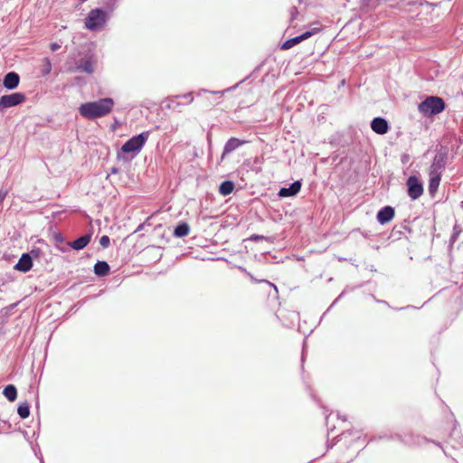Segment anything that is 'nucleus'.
I'll use <instances>...</instances> for the list:
<instances>
[{
	"label": "nucleus",
	"mask_w": 463,
	"mask_h": 463,
	"mask_svg": "<svg viewBox=\"0 0 463 463\" xmlns=\"http://www.w3.org/2000/svg\"><path fill=\"white\" fill-rule=\"evenodd\" d=\"M114 106L111 98H103L96 101L83 103L79 108V112L83 118L94 120L110 113Z\"/></svg>",
	"instance_id": "f257e3e1"
},
{
	"label": "nucleus",
	"mask_w": 463,
	"mask_h": 463,
	"mask_svg": "<svg viewBox=\"0 0 463 463\" xmlns=\"http://www.w3.org/2000/svg\"><path fill=\"white\" fill-rule=\"evenodd\" d=\"M447 159V152L444 149H440L437 152L433 158V162L429 169V192L430 194H434L439 185L441 175L445 168Z\"/></svg>",
	"instance_id": "f03ea898"
},
{
	"label": "nucleus",
	"mask_w": 463,
	"mask_h": 463,
	"mask_svg": "<svg viewBox=\"0 0 463 463\" xmlns=\"http://www.w3.org/2000/svg\"><path fill=\"white\" fill-rule=\"evenodd\" d=\"M149 136L150 131H144L137 136H133L123 144L121 151L126 154H133V156H136L142 150Z\"/></svg>",
	"instance_id": "7ed1b4c3"
},
{
	"label": "nucleus",
	"mask_w": 463,
	"mask_h": 463,
	"mask_svg": "<svg viewBox=\"0 0 463 463\" xmlns=\"http://www.w3.org/2000/svg\"><path fill=\"white\" fill-rule=\"evenodd\" d=\"M445 109V103L439 97L430 96L420 102L418 106L419 111L424 116H432L440 113Z\"/></svg>",
	"instance_id": "20e7f679"
},
{
	"label": "nucleus",
	"mask_w": 463,
	"mask_h": 463,
	"mask_svg": "<svg viewBox=\"0 0 463 463\" xmlns=\"http://www.w3.org/2000/svg\"><path fill=\"white\" fill-rule=\"evenodd\" d=\"M107 22V14L101 8L92 9L85 18V27L90 31L101 29Z\"/></svg>",
	"instance_id": "39448f33"
},
{
	"label": "nucleus",
	"mask_w": 463,
	"mask_h": 463,
	"mask_svg": "<svg viewBox=\"0 0 463 463\" xmlns=\"http://www.w3.org/2000/svg\"><path fill=\"white\" fill-rule=\"evenodd\" d=\"M26 97L22 92H14L8 95H4L0 98V111L5 109L17 106L25 101Z\"/></svg>",
	"instance_id": "423d86ee"
},
{
	"label": "nucleus",
	"mask_w": 463,
	"mask_h": 463,
	"mask_svg": "<svg viewBox=\"0 0 463 463\" xmlns=\"http://www.w3.org/2000/svg\"><path fill=\"white\" fill-rule=\"evenodd\" d=\"M97 60L93 55H88L76 62V71L92 74L95 71Z\"/></svg>",
	"instance_id": "0eeeda50"
},
{
	"label": "nucleus",
	"mask_w": 463,
	"mask_h": 463,
	"mask_svg": "<svg viewBox=\"0 0 463 463\" xmlns=\"http://www.w3.org/2000/svg\"><path fill=\"white\" fill-rule=\"evenodd\" d=\"M407 185H408V194L409 196L415 200L419 198L423 192V187L421 183L418 180L415 176H411L407 180Z\"/></svg>",
	"instance_id": "6e6552de"
},
{
	"label": "nucleus",
	"mask_w": 463,
	"mask_h": 463,
	"mask_svg": "<svg viewBox=\"0 0 463 463\" xmlns=\"http://www.w3.org/2000/svg\"><path fill=\"white\" fill-rule=\"evenodd\" d=\"M245 143H247L246 140L239 139L236 137H231L228 139L224 145L223 151L221 156V161H223L227 155L232 153Z\"/></svg>",
	"instance_id": "1a4fd4ad"
},
{
	"label": "nucleus",
	"mask_w": 463,
	"mask_h": 463,
	"mask_svg": "<svg viewBox=\"0 0 463 463\" xmlns=\"http://www.w3.org/2000/svg\"><path fill=\"white\" fill-rule=\"evenodd\" d=\"M316 28L313 29L312 31H307L298 36H296V37H293L291 39H288L287 41H285L281 46V49L282 50H288L290 48H292L293 46H295L296 44L299 43L300 42L309 38L311 35L315 34L316 33Z\"/></svg>",
	"instance_id": "9d476101"
},
{
	"label": "nucleus",
	"mask_w": 463,
	"mask_h": 463,
	"mask_svg": "<svg viewBox=\"0 0 463 463\" xmlns=\"http://www.w3.org/2000/svg\"><path fill=\"white\" fill-rule=\"evenodd\" d=\"M371 128L376 134L383 135L388 132L389 125L386 119L383 118H374L371 122Z\"/></svg>",
	"instance_id": "9b49d317"
},
{
	"label": "nucleus",
	"mask_w": 463,
	"mask_h": 463,
	"mask_svg": "<svg viewBox=\"0 0 463 463\" xmlns=\"http://www.w3.org/2000/svg\"><path fill=\"white\" fill-rule=\"evenodd\" d=\"M20 83V76L15 71H10L4 77L3 84L7 90H14L18 87Z\"/></svg>",
	"instance_id": "f8f14e48"
},
{
	"label": "nucleus",
	"mask_w": 463,
	"mask_h": 463,
	"mask_svg": "<svg viewBox=\"0 0 463 463\" xmlns=\"http://www.w3.org/2000/svg\"><path fill=\"white\" fill-rule=\"evenodd\" d=\"M33 267L32 255L24 253L14 266V269L27 272Z\"/></svg>",
	"instance_id": "ddd939ff"
},
{
	"label": "nucleus",
	"mask_w": 463,
	"mask_h": 463,
	"mask_svg": "<svg viewBox=\"0 0 463 463\" xmlns=\"http://www.w3.org/2000/svg\"><path fill=\"white\" fill-rule=\"evenodd\" d=\"M300 188H301V182L295 181L288 187H282L279 192V195L280 197L294 196L300 191Z\"/></svg>",
	"instance_id": "4468645a"
},
{
	"label": "nucleus",
	"mask_w": 463,
	"mask_h": 463,
	"mask_svg": "<svg viewBox=\"0 0 463 463\" xmlns=\"http://www.w3.org/2000/svg\"><path fill=\"white\" fill-rule=\"evenodd\" d=\"M394 216V209L392 206H385L382 208L377 213V221L384 224L390 222Z\"/></svg>",
	"instance_id": "2eb2a0df"
},
{
	"label": "nucleus",
	"mask_w": 463,
	"mask_h": 463,
	"mask_svg": "<svg viewBox=\"0 0 463 463\" xmlns=\"http://www.w3.org/2000/svg\"><path fill=\"white\" fill-rule=\"evenodd\" d=\"M90 241V234L86 233L85 235L78 238L72 242H70V246L75 250H81L88 245Z\"/></svg>",
	"instance_id": "dca6fc26"
},
{
	"label": "nucleus",
	"mask_w": 463,
	"mask_h": 463,
	"mask_svg": "<svg viewBox=\"0 0 463 463\" xmlns=\"http://www.w3.org/2000/svg\"><path fill=\"white\" fill-rule=\"evenodd\" d=\"M109 272V265L106 261H98L94 265V273L97 276L103 277Z\"/></svg>",
	"instance_id": "f3484780"
},
{
	"label": "nucleus",
	"mask_w": 463,
	"mask_h": 463,
	"mask_svg": "<svg viewBox=\"0 0 463 463\" xmlns=\"http://www.w3.org/2000/svg\"><path fill=\"white\" fill-rule=\"evenodd\" d=\"M234 190V183L232 181H223L219 186V192L222 195L227 196Z\"/></svg>",
	"instance_id": "a211bd4d"
},
{
	"label": "nucleus",
	"mask_w": 463,
	"mask_h": 463,
	"mask_svg": "<svg viewBox=\"0 0 463 463\" xmlns=\"http://www.w3.org/2000/svg\"><path fill=\"white\" fill-rule=\"evenodd\" d=\"M3 394L9 402H14L17 398V390L14 385H7L3 392Z\"/></svg>",
	"instance_id": "6ab92c4d"
},
{
	"label": "nucleus",
	"mask_w": 463,
	"mask_h": 463,
	"mask_svg": "<svg viewBox=\"0 0 463 463\" xmlns=\"http://www.w3.org/2000/svg\"><path fill=\"white\" fill-rule=\"evenodd\" d=\"M17 413L22 419H26L30 415V407L27 402L21 403L18 406Z\"/></svg>",
	"instance_id": "aec40b11"
},
{
	"label": "nucleus",
	"mask_w": 463,
	"mask_h": 463,
	"mask_svg": "<svg viewBox=\"0 0 463 463\" xmlns=\"http://www.w3.org/2000/svg\"><path fill=\"white\" fill-rule=\"evenodd\" d=\"M52 71V62L49 58L43 59V65L41 68V74L43 76H47Z\"/></svg>",
	"instance_id": "412c9836"
},
{
	"label": "nucleus",
	"mask_w": 463,
	"mask_h": 463,
	"mask_svg": "<svg viewBox=\"0 0 463 463\" xmlns=\"http://www.w3.org/2000/svg\"><path fill=\"white\" fill-rule=\"evenodd\" d=\"M190 226L187 222H181L174 229L173 232H189Z\"/></svg>",
	"instance_id": "4be33fe9"
},
{
	"label": "nucleus",
	"mask_w": 463,
	"mask_h": 463,
	"mask_svg": "<svg viewBox=\"0 0 463 463\" xmlns=\"http://www.w3.org/2000/svg\"><path fill=\"white\" fill-rule=\"evenodd\" d=\"M262 240H265L264 236L258 235V234H252L250 237L245 239L244 241H246V242H248V241H262Z\"/></svg>",
	"instance_id": "5701e85b"
},
{
	"label": "nucleus",
	"mask_w": 463,
	"mask_h": 463,
	"mask_svg": "<svg viewBox=\"0 0 463 463\" xmlns=\"http://www.w3.org/2000/svg\"><path fill=\"white\" fill-rule=\"evenodd\" d=\"M109 238L107 236V235H104L100 238L99 240V244L103 247V248H107L109 247Z\"/></svg>",
	"instance_id": "b1692460"
},
{
	"label": "nucleus",
	"mask_w": 463,
	"mask_h": 463,
	"mask_svg": "<svg viewBox=\"0 0 463 463\" xmlns=\"http://www.w3.org/2000/svg\"><path fill=\"white\" fill-rule=\"evenodd\" d=\"M179 98H184V99H188V102L189 103H192L193 100H194V96H193V92H188L186 94H184V95H178V96H175V99H179Z\"/></svg>",
	"instance_id": "393cba45"
},
{
	"label": "nucleus",
	"mask_w": 463,
	"mask_h": 463,
	"mask_svg": "<svg viewBox=\"0 0 463 463\" xmlns=\"http://www.w3.org/2000/svg\"><path fill=\"white\" fill-rule=\"evenodd\" d=\"M28 254L32 255L33 259H39L41 255V250L40 249H33Z\"/></svg>",
	"instance_id": "a878e982"
},
{
	"label": "nucleus",
	"mask_w": 463,
	"mask_h": 463,
	"mask_svg": "<svg viewBox=\"0 0 463 463\" xmlns=\"http://www.w3.org/2000/svg\"><path fill=\"white\" fill-rule=\"evenodd\" d=\"M178 106H179V103L177 101H175V99H170V101L168 103V108L169 109H175Z\"/></svg>",
	"instance_id": "bb28decb"
},
{
	"label": "nucleus",
	"mask_w": 463,
	"mask_h": 463,
	"mask_svg": "<svg viewBox=\"0 0 463 463\" xmlns=\"http://www.w3.org/2000/svg\"><path fill=\"white\" fill-rule=\"evenodd\" d=\"M298 14V12L297 7L296 6L291 7V9H290L291 20H294L297 17Z\"/></svg>",
	"instance_id": "cd10ccee"
},
{
	"label": "nucleus",
	"mask_w": 463,
	"mask_h": 463,
	"mask_svg": "<svg viewBox=\"0 0 463 463\" xmlns=\"http://www.w3.org/2000/svg\"><path fill=\"white\" fill-rule=\"evenodd\" d=\"M60 48H61V44H59L58 43H52L50 44V49H51L52 52H56V51H58Z\"/></svg>",
	"instance_id": "c85d7f7f"
},
{
	"label": "nucleus",
	"mask_w": 463,
	"mask_h": 463,
	"mask_svg": "<svg viewBox=\"0 0 463 463\" xmlns=\"http://www.w3.org/2000/svg\"><path fill=\"white\" fill-rule=\"evenodd\" d=\"M5 196H6V192L4 190H0V204L2 203V202L4 201Z\"/></svg>",
	"instance_id": "c756f323"
},
{
	"label": "nucleus",
	"mask_w": 463,
	"mask_h": 463,
	"mask_svg": "<svg viewBox=\"0 0 463 463\" xmlns=\"http://www.w3.org/2000/svg\"><path fill=\"white\" fill-rule=\"evenodd\" d=\"M145 227V223H141L137 226V228L134 231L135 232H140Z\"/></svg>",
	"instance_id": "7c9ffc66"
},
{
	"label": "nucleus",
	"mask_w": 463,
	"mask_h": 463,
	"mask_svg": "<svg viewBox=\"0 0 463 463\" xmlns=\"http://www.w3.org/2000/svg\"><path fill=\"white\" fill-rule=\"evenodd\" d=\"M174 234H175V236H176V237H184V236L187 235L188 233H183V232H180V233H174Z\"/></svg>",
	"instance_id": "2f4dec72"
},
{
	"label": "nucleus",
	"mask_w": 463,
	"mask_h": 463,
	"mask_svg": "<svg viewBox=\"0 0 463 463\" xmlns=\"http://www.w3.org/2000/svg\"><path fill=\"white\" fill-rule=\"evenodd\" d=\"M80 1L81 3H84V2H86L87 0H80Z\"/></svg>",
	"instance_id": "473e14b6"
},
{
	"label": "nucleus",
	"mask_w": 463,
	"mask_h": 463,
	"mask_svg": "<svg viewBox=\"0 0 463 463\" xmlns=\"http://www.w3.org/2000/svg\"><path fill=\"white\" fill-rule=\"evenodd\" d=\"M298 2H299V3H301V2H302V0H298Z\"/></svg>",
	"instance_id": "72a5a7b5"
}]
</instances>
